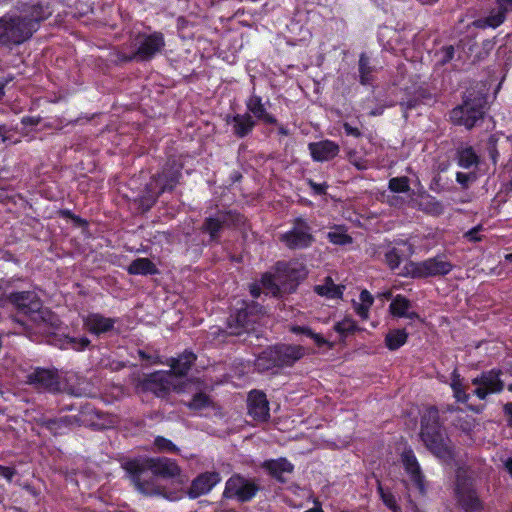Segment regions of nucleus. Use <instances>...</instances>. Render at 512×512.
<instances>
[{"mask_svg":"<svg viewBox=\"0 0 512 512\" xmlns=\"http://www.w3.org/2000/svg\"><path fill=\"white\" fill-rule=\"evenodd\" d=\"M146 464L138 460H129L123 465L137 489L144 494L155 490V476L172 478L180 474L177 463L168 458H151Z\"/></svg>","mask_w":512,"mask_h":512,"instance_id":"nucleus-1","label":"nucleus"},{"mask_svg":"<svg viewBox=\"0 0 512 512\" xmlns=\"http://www.w3.org/2000/svg\"><path fill=\"white\" fill-rule=\"evenodd\" d=\"M441 410L436 406H429L421 416L419 436L426 448L439 458L451 456L446 440L447 435L440 418Z\"/></svg>","mask_w":512,"mask_h":512,"instance_id":"nucleus-2","label":"nucleus"},{"mask_svg":"<svg viewBox=\"0 0 512 512\" xmlns=\"http://www.w3.org/2000/svg\"><path fill=\"white\" fill-rule=\"evenodd\" d=\"M305 355L304 347L295 344L278 343L264 349L254 361L259 373L274 372L285 367H292Z\"/></svg>","mask_w":512,"mask_h":512,"instance_id":"nucleus-3","label":"nucleus"},{"mask_svg":"<svg viewBox=\"0 0 512 512\" xmlns=\"http://www.w3.org/2000/svg\"><path fill=\"white\" fill-rule=\"evenodd\" d=\"M35 33V24H31L22 15L5 14L0 17V45L12 50L28 41Z\"/></svg>","mask_w":512,"mask_h":512,"instance_id":"nucleus-4","label":"nucleus"},{"mask_svg":"<svg viewBox=\"0 0 512 512\" xmlns=\"http://www.w3.org/2000/svg\"><path fill=\"white\" fill-rule=\"evenodd\" d=\"M263 306L255 301H242L227 318L225 333L229 336H242L254 330V325L262 314Z\"/></svg>","mask_w":512,"mask_h":512,"instance_id":"nucleus-5","label":"nucleus"},{"mask_svg":"<svg viewBox=\"0 0 512 512\" xmlns=\"http://www.w3.org/2000/svg\"><path fill=\"white\" fill-rule=\"evenodd\" d=\"M454 269V264L447 259L444 253L423 261H410L404 266L403 275L413 279H425L430 277H444Z\"/></svg>","mask_w":512,"mask_h":512,"instance_id":"nucleus-6","label":"nucleus"},{"mask_svg":"<svg viewBox=\"0 0 512 512\" xmlns=\"http://www.w3.org/2000/svg\"><path fill=\"white\" fill-rule=\"evenodd\" d=\"M290 224V228L279 235V241L291 251L311 248L316 242V238L309 220L298 216L292 219Z\"/></svg>","mask_w":512,"mask_h":512,"instance_id":"nucleus-7","label":"nucleus"},{"mask_svg":"<svg viewBox=\"0 0 512 512\" xmlns=\"http://www.w3.org/2000/svg\"><path fill=\"white\" fill-rule=\"evenodd\" d=\"M183 163L175 158H169L160 172L151 177L147 190L153 197V202L165 192H172L182 178Z\"/></svg>","mask_w":512,"mask_h":512,"instance_id":"nucleus-8","label":"nucleus"},{"mask_svg":"<svg viewBox=\"0 0 512 512\" xmlns=\"http://www.w3.org/2000/svg\"><path fill=\"white\" fill-rule=\"evenodd\" d=\"M130 384L137 395L152 394L157 398H166L171 391L168 372L163 370L147 374H132Z\"/></svg>","mask_w":512,"mask_h":512,"instance_id":"nucleus-9","label":"nucleus"},{"mask_svg":"<svg viewBox=\"0 0 512 512\" xmlns=\"http://www.w3.org/2000/svg\"><path fill=\"white\" fill-rule=\"evenodd\" d=\"M485 105V96L468 93L464 96L463 103L452 109L450 119L456 125L471 129L479 120L483 119Z\"/></svg>","mask_w":512,"mask_h":512,"instance_id":"nucleus-10","label":"nucleus"},{"mask_svg":"<svg viewBox=\"0 0 512 512\" xmlns=\"http://www.w3.org/2000/svg\"><path fill=\"white\" fill-rule=\"evenodd\" d=\"M244 222V216L236 210H218L214 216L203 220L200 230L209 235L211 243L218 244L223 229L237 228Z\"/></svg>","mask_w":512,"mask_h":512,"instance_id":"nucleus-11","label":"nucleus"},{"mask_svg":"<svg viewBox=\"0 0 512 512\" xmlns=\"http://www.w3.org/2000/svg\"><path fill=\"white\" fill-rule=\"evenodd\" d=\"M454 494L458 506L464 512H480L484 509V502L478 495L474 480L465 472L456 474Z\"/></svg>","mask_w":512,"mask_h":512,"instance_id":"nucleus-12","label":"nucleus"},{"mask_svg":"<svg viewBox=\"0 0 512 512\" xmlns=\"http://www.w3.org/2000/svg\"><path fill=\"white\" fill-rule=\"evenodd\" d=\"M9 306L16 309L19 313L29 316L34 320H45L44 314L48 311L43 310V303L38 294L34 291H16L12 290L8 296Z\"/></svg>","mask_w":512,"mask_h":512,"instance_id":"nucleus-13","label":"nucleus"},{"mask_svg":"<svg viewBox=\"0 0 512 512\" xmlns=\"http://www.w3.org/2000/svg\"><path fill=\"white\" fill-rule=\"evenodd\" d=\"M502 376L503 371L500 368L482 371L471 379V384L475 386L472 395L479 400H486L490 395L502 393L505 388Z\"/></svg>","mask_w":512,"mask_h":512,"instance_id":"nucleus-14","label":"nucleus"},{"mask_svg":"<svg viewBox=\"0 0 512 512\" xmlns=\"http://www.w3.org/2000/svg\"><path fill=\"white\" fill-rule=\"evenodd\" d=\"M259 490L260 487L254 480L247 479L241 474H233L225 483L223 498L246 503L251 501Z\"/></svg>","mask_w":512,"mask_h":512,"instance_id":"nucleus-15","label":"nucleus"},{"mask_svg":"<svg viewBox=\"0 0 512 512\" xmlns=\"http://www.w3.org/2000/svg\"><path fill=\"white\" fill-rule=\"evenodd\" d=\"M269 100L263 101V98L256 93L255 86L252 87L250 95L245 100L246 113H250L254 119L265 125H277V118L268 112L266 105Z\"/></svg>","mask_w":512,"mask_h":512,"instance_id":"nucleus-16","label":"nucleus"},{"mask_svg":"<svg viewBox=\"0 0 512 512\" xmlns=\"http://www.w3.org/2000/svg\"><path fill=\"white\" fill-rule=\"evenodd\" d=\"M401 462L405 472L410 476V479L417 488L419 494L425 496L427 493L425 476L422 473L420 464L411 448H406L401 453Z\"/></svg>","mask_w":512,"mask_h":512,"instance_id":"nucleus-17","label":"nucleus"},{"mask_svg":"<svg viewBox=\"0 0 512 512\" xmlns=\"http://www.w3.org/2000/svg\"><path fill=\"white\" fill-rule=\"evenodd\" d=\"M84 329L91 335L101 336L112 332L119 319L116 317H106L98 312H90L82 319Z\"/></svg>","mask_w":512,"mask_h":512,"instance_id":"nucleus-18","label":"nucleus"},{"mask_svg":"<svg viewBox=\"0 0 512 512\" xmlns=\"http://www.w3.org/2000/svg\"><path fill=\"white\" fill-rule=\"evenodd\" d=\"M37 423L42 428L48 430L53 436H61L67 434L72 427L80 426L83 420L77 415H66L55 418L42 417Z\"/></svg>","mask_w":512,"mask_h":512,"instance_id":"nucleus-19","label":"nucleus"},{"mask_svg":"<svg viewBox=\"0 0 512 512\" xmlns=\"http://www.w3.org/2000/svg\"><path fill=\"white\" fill-rule=\"evenodd\" d=\"M165 46L164 35L161 32H153L140 40L136 55L138 61L152 60Z\"/></svg>","mask_w":512,"mask_h":512,"instance_id":"nucleus-20","label":"nucleus"},{"mask_svg":"<svg viewBox=\"0 0 512 512\" xmlns=\"http://www.w3.org/2000/svg\"><path fill=\"white\" fill-rule=\"evenodd\" d=\"M260 467L280 484H286L288 478L285 477V474H293L295 470L294 464L286 457L264 460Z\"/></svg>","mask_w":512,"mask_h":512,"instance_id":"nucleus-21","label":"nucleus"},{"mask_svg":"<svg viewBox=\"0 0 512 512\" xmlns=\"http://www.w3.org/2000/svg\"><path fill=\"white\" fill-rule=\"evenodd\" d=\"M27 382L37 389L50 392L58 391L60 388L58 373L46 368H36L33 372L28 374Z\"/></svg>","mask_w":512,"mask_h":512,"instance_id":"nucleus-22","label":"nucleus"},{"mask_svg":"<svg viewBox=\"0 0 512 512\" xmlns=\"http://www.w3.org/2000/svg\"><path fill=\"white\" fill-rule=\"evenodd\" d=\"M227 125L231 126L232 134L238 138L243 139L249 136L258 121L252 117L250 113H236L234 115L228 114L225 118Z\"/></svg>","mask_w":512,"mask_h":512,"instance_id":"nucleus-23","label":"nucleus"},{"mask_svg":"<svg viewBox=\"0 0 512 512\" xmlns=\"http://www.w3.org/2000/svg\"><path fill=\"white\" fill-rule=\"evenodd\" d=\"M274 271L280 282L290 281L297 285L307 275L304 265L291 261H277L274 265Z\"/></svg>","mask_w":512,"mask_h":512,"instance_id":"nucleus-24","label":"nucleus"},{"mask_svg":"<svg viewBox=\"0 0 512 512\" xmlns=\"http://www.w3.org/2000/svg\"><path fill=\"white\" fill-rule=\"evenodd\" d=\"M248 414L256 421L265 422L270 417L269 402L266 394L252 390L248 395Z\"/></svg>","mask_w":512,"mask_h":512,"instance_id":"nucleus-25","label":"nucleus"},{"mask_svg":"<svg viewBox=\"0 0 512 512\" xmlns=\"http://www.w3.org/2000/svg\"><path fill=\"white\" fill-rule=\"evenodd\" d=\"M220 481V474L216 471L201 473L192 481L188 489L189 498L196 499L209 493Z\"/></svg>","mask_w":512,"mask_h":512,"instance_id":"nucleus-26","label":"nucleus"},{"mask_svg":"<svg viewBox=\"0 0 512 512\" xmlns=\"http://www.w3.org/2000/svg\"><path fill=\"white\" fill-rule=\"evenodd\" d=\"M311 158L315 162H326L334 159L340 152L339 145L329 139L308 144Z\"/></svg>","mask_w":512,"mask_h":512,"instance_id":"nucleus-27","label":"nucleus"},{"mask_svg":"<svg viewBox=\"0 0 512 512\" xmlns=\"http://www.w3.org/2000/svg\"><path fill=\"white\" fill-rule=\"evenodd\" d=\"M197 360V355L192 350H184L177 357H171L167 360L166 364L170 367L169 375L176 377H184L188 374L192 366Z\"/></svg>","mask_w":512,"mask_h":512,"instance_id":"nucleus-28","label":"nucleus"},{"mask_svg":"<svg viewBox=\"0 0 512 512\" xmlns=\"http://www.w3.org/2000/svg\"><path fill=\"white\" fill-rule=\"evenodd\" d=\"M377 67L372 64L370 57L362 52L358 59V81L362 86L374 87L377 80Z\"/></svg>","mask_w":512,"mask_h":512,"instance_id":"nucleus-29","label":"nucleus"},{"mask_svg":"<svg viewBox=\"0 0 512 512\" xmlns=\"http://www.w3.org/2000/svg\"><path fill=\"white\" fill-rule=\"evenodd\" d=\"M442 414H455L452 424L462 432L468 434L475 428V418L454 405H446L441 409Z\"/></svg>","mask_w":512,"mask_h":512,"instance_id":"nucleus-30","label":"nucleus"},{"mask_svg":"<svg viewBox=\"0 0 512 512\" xmlns=\"http://www.w3.org/2000/svg\"><path fill=\"white\" fill-rule=\"evenodd\" d=\"M507 14L508 12L505 7L497 5L496 9H492L486 17L474 20L472 25L478 29H496L506 21Z\"/></svg>","mask_w":512,"mask_h":512,"instance_id":"nucleus-31","label":"nucleus"},{"mask_svg":"<svg viewBox=\"0 0 512 512\" xmlns=\"http://www.w3.org/2000/svg\"><path fill=\"white\" fill-rule=\"evenodd\" d=\"M52 10L48 4L38 2L33 4L27 14L22 15L25 21L35 24V32L39 29L41 21L51 16Z\"/></svg>","mask_w":512,"mask_h":512,"instance_id":"nucleus-32","label":"nucleus"},{"mask_svg":"<svg viewBox=\"0 0 512 512\" xmlns=\"http://www.w3.org/2000/svg\"><path fill=\"white\" fill-rule=\"evenodd\" d=\"M127 272L130 275H156L158 268L149 258H137L133 260L127 267Z\"/></svg>","mask_w":512,"mask_h":512,"instance_id":"nucleus-33","label":"nucleus"},{"mask_svg":"<svg viewBox=\"0 0 512 512\" xmlns=\"http://www.w3.org/2000/svg\"><path fill=\"white\" fill-rule=\"evenodd\" d=\"M408 337L405 328L392 329L385 336V346L390 351H396L407 343Z\"/></svg>","mask_w":512,"mask_h":512,"instance_id":"nucleus-34","label":"nucleus"},{"mask_svg":"<svg viewBox=\"0 0 512 512\" xmlns=\"http://www.w3.org/2000/svg\"><path fill=\"white\" fill-rule=\"evenodd\" d=\"M455 160L458 166L464 169H469L479 163V157L472 146L457 148Z\"/></svg>","mask_w":512,"mask_h":512,"instance_id":"nucleus-35","label":"nucleus"},{"mask_svg":"<svg viewBox=\"0 0 512 512\" xmlns=\"http://www.w3.org/2000/svg\"><path fill=\"white\" fill-rule=\"evenodd\" d=\"M360 302H353L355 313L361 318V320H367L369 318V311L374 303V297L372 294L364 289L359 295Z\"/></svg>","mask_w":512,"mask_h":512,"instance_id":"nucleus-36","label":"nucleus"},{"mask_svg":"<svg viewBox=\"0 0 512 512\" xmlns=\"http://www.w3.org/2000/svg\"><path fill=\"white\" fill-rule=\"evenodd\" d=\"M314 291L328 299H341L343 296V287L334 284L330 277L326 278L324 284L316 285Z\"/></svg>","mask_w":512,"mask_h":512,"instance_id":"nucleus-37","label":"nucleus"},{"mask_svg":"<svg viewBox=\"0 0 512 512\" xmlns=\"http://www.w3.org/2000/svg\"><path fill=\"white\" fill-rule=\"evenodd\" d=\"M450 387L453 391V396L457 402L467 403L471 398V394L467 393L464 388L462 378L458 373L457 369H455L451 374Z\"/></svg>","mask_w":512,"mask_h":512,"instance_id":"nucleus-38","label":"nucleus"},{"mask_svg":"<svg viewBox=\"0 0 512 512\" xmlns=\"http://www.w3.org/2000/svg\"><path fill=\"white\" fill-rule=\"evenodd\" d=\"M289 331L296 335H305L306 337L311 338L318 347L328 345L329 348H332V344L327 339H325L321 334L314 332L308 326L293 325L290 327Z\"/></svg>","mask_w":512,"mask_h":512,"instance_id":"nucleus-39","label":"nucleus"},{"mask_svg":"<svg viewBox=\"0 0 512 512\" xmlns=\"http://www.w3.org/2000/svg\"><path fill=\"white\" fill-rule=\"evenodd\" d=\"M410 308L411 301L401 294L396 295L389 304V312L396 318H403Z\"/></svg>","mask_w":512,"mask_h":512,"instance_id":"nucleus-40","label":"nucleus"},{"mask_svg":"<svg viewBox=\"0 0 512 512\" xmlns=\"http://www.w3.org/2000/svg\"><path fill=\"white\" fill-rule=\"evenodd\" d=\"M277 275L271 272H265L261 275L260 284L266 290V294H271L273 297L281 296V288L277 283Z\"/></svg>","mask_w":512,"mask_h":512,"instance_id":"nucleus-41","label":"nucleus"},{"mask_svg":"<svg viewBox=\"0 0 512 512\" xmlns=\"http://www.w3.org/2000/svg\"><path fill=\"white\" fill-rule=\"evenodd\" d=\"M91 345V341L86 336L72 337L65 335L63 339V347L66 349H72L77 352L85 351Z\"/></svg>","mask_w":512,"mask_h":512,"instance_id":"nucleus-42","label":"nucleus"},{"mask_svg":"<svg viewBox=\"0 0 512 512\" xmlns=\"http://www.w3.org/2000/svg\"><path fill=\"white\" fill-rule=\"evenodd\" d=\"M334 330L340 336L347 337L355 332L361 331V328L352 318L345 317L343 320L335 323Z\"/></svg>","mask_w":512,"mask_h":512,"instance_id":"nucleus-43","label":"nucleus"},{"mask_svg":"<svg viewBox=\"0 0 512 512\" xmlns=\"http://www.w3.org/2000/svg\"><path fill=\"white\" fill-rule=\"evenodd\" d=\"M211 405L212 400L210 396L204 392H198L194 394L191 400L186 404V406L193 411H201L210 407Z\"/></svg>","mask_w":512,"mask_h":512,"instance_id":"nucleus-44","label":"nucleus"},{"mask_svg":"<svg viewBox=\"0 0 512 512\" xmlns=\"http://www.w3.org/2000/svg\"><path fill=\"white\" fill-rule=\"evenodd\" d=\"M377 492L380 499L388 509L393 512H397L400 509L393 493L389 490H385L380 480H377Z\"/></svg>","mask_w":512,"mask_h":512,"instance_id":"nucleus-45","label":"nucleus"},{"mask_svg":"<svg viewBox=\"0 0 512 512\" xmlns=\"http://www.w3.org/2000/svg\"><path fill=\"white\" fill-rule=\"evenodd\" d=\"M388 188L394 193H407L410 190V181L406 176L393 177L388 182Z\"/></svg>","mask_w":512,"mask_h":512,"instance_id":"nucleus-46","label":"nucleus"},{"mask_svg":"<svg viewBox=\"0 0 512 512\" xmlns=\"http://www.w3.org/2000/svg\"><path fill=\"white\" fill-rule=\"evenodd\" d=\"M327 239L330 243L338 246L349 245L353 242V238L345 231H329Z\"/></svg>","mask_w":512,"mask_h":512,"instance_id":"nucleus-47","label":"nucleus"},{"mask_svg":"<svg viewBox=\"0 0 512 512\" xmlns=\"http://www.w3.org/2000/svg\"><path fill=\"white\" fill-rule=\"evenodd\" d=\"M401 261L402 254L397 248L393 247L385 253V262L391 270L397 269L400 266Z\"/></svg>","mask_w":512,"mask_h":512,"instance_id":"nucleus-48","label":"nucleus"},{"mask_svg":"<svg viewBox=\"0 0 512 512\" xmlns=\"http://www.w3.org/2000/svg\"><path fill=\"white\" fill-rule=\"evenodd\" d=\"M497 142L498 138H496L495 135H491L488 138L487 145H486V151L488 158L491 160V162L496 165L498 158H499V151L497 149Z\"/></svg>","mask_w":512,"mask_h":512,"instance_id":"nucleus-49","label":"nucleus"},{"mask_svg":"<svg viewBox=\"0 0 512 512\" xmlns=\"http://www.w3.org/2000/svg\"><path fill=\"white\" fill-rule=\"evenodd\" d=\"M155 447L161 452H171L174 453L178 451L177 446L169 439L163 436H157L154 440Z\"/></svg>","mask_w":512,"mask_h":512,"instance_id":"nucleus-50","label":"nucleus"},{"mask_svg":"<svg viewBox=\"0 0 512 512\" xmlns=\"http://www.w3.org/2000/svg\"><path fill=\"white\" fill-rule=\"evenodd\" d=\"M437 54L439 55L438 62L441 65H446L454 58L455 48L453 45H446L441 47Z\"/></svg>","mask_w":512,"mask_h":512,"instance_id":"nucleus-51","label":"nucleus"},{"mask_svg":"<svg viewBox=\"0 0 512 512\" xmlns=\"http://www.w3.org/2000/svg\"><path fill=\"white\" fill-rule=\"evenodd\" d=\"M421 97H423L422 94L413 95L412 97H409L406 100H401L399 102V105L402 107L404 113H407L408 111H411L420 105Z\"/></svg>","mask_w":512,"mask_h":512,"instance_id":"nucleus-52","label":"nucleus"},{"mask_svg":"<svg viewBox=\"0 0 512 512\" xmlns=\"http://www.w3.org/2000/svg\"><path fill=\"white\" fill-rule=\"evenodd\" d=\"M9 292H11V287L9 283L5 280H0V307L6 308L9 307L8 296Z\"/></svg>","mask_w":512,"mask_h":512,"instance_id":"nucleus-53","label":"nucleus"},{"mask_svg":"<svg viewBox=\"0 0 512 512\" xmlns=\"http://www.w3.org/2000/svg\"><path fill=\"white\" fill-rule=\"evenodd\" d=\"M307 184L313 191V195L315 196H322L325 195L328 189V184L326 182L323 183H317L312 179L307 180Z\"/></svg>","mask_w":512,"mask_h":512,"instance_id":"nucleus-54","label":"nucleus"},{"mask_svg":"<svg viewBox=\"0 0 512 512\" xmlns=\"http://www.w3.org/2000/svg\"><path fill=\"white\" fill-rule=\"evenodd\" d=\"M475 179L474 173H464V172H457L456 173V181L458 184L462 186V188H468L469 183Z\"/></svg>","mask_w":512,"mask_h":512,"instance_id":"nucleus-55","label":"nucleus"},{"mask_svg":"<svg viewBox=\"0 0 512 512\" xmlns=\"http://www.w3.org/2000/svg\"><path fill=\"white\" fill-rule=\"evenodd\" d=\"M342 127L347 136L361 138L363 135L359 128L352 126L349 122H344Z\"/></svg>","mask_w":512,"mask_h":512,"instance_id":"nucleus-56","label":"nucleus"},{"mask_svg":"<svg viewBox=\"0 0 512 512\" xmlns=\"http://www.w3.org/2000/svg\"><path fill=\"white\" fill-rule=\"evenodd\" d=\"M429 212L439 215L443 213L444 207L442 203L435 198H432V201L427 204Z\"/></svg>","mask_w":512,"mask_h":512,"instance_id":"nucleus-57","label":"nucleus"},{"mask_svg":"<svg viewBox=\"0 0 512 512\" xmlns=\"http://www.w3.org/2000/svg\"><path fill=\"white\" fill-rule=\"evenodd\" d=\"M16 469L14 467L0 465V476L11 482L16 475Z\"/></svg>","mask_w":512,"mask_h":512,"instance_id":"nucleus-58","label":"nucleus"},{"mask_svg":"<svg viewBox=\"0 0 512 512\" xmlns=\"http://www.w3.org/2000/svg\"><path fill=\"white\" fill-rule=\"evenodd\" d=\"M40 122V116H24L21 118V124L24 126H37Z\"/></svg>","mask_w":512,"mask_h":512,"instance_id":"nucleus-59","label":"nucleus"},{"mask_svg":"<svg viewBox=\"0 0 512 512\" xmlns=\"http://www.w3.org/2000/svg\"><path fill=\"white\" fill-rule=\"evenodd\" d=\"M249 293L253 299H258L262 294V286L257 282L251 283L249 285Z\"/></svg>","mask_w":512,"mask_h":512,"instance_id":"nucleus-60","label":"nucleus"},{"mask_svg":"<svg viewBox=\"0 0 512 512\" xmlns=\"http://www.w3.org/2000/svg\"><path fill=\"white\" fill-rule=\"evenodd\" d=\"M503 413L506 418L507 426L512 428V402L504 404Z\"/></svg>","mask_w":512,"mask_h":512,"instance_id":"nucleus-61","label":"nucleus"},{"mask_svg":"<svg viewBox=\"0 0 512 512\" xmlns=\"http://www.w3.org/2000/svg\"><path fill=\"white\" fill-rule=\"evenodd\" d=\"M481 230V226H478V227H475V228H472L470 229L466 234V238L469 240V241H473V242H477V241H480L481 238L478 236V233L479 231Z\"/></svg>","mask_w":512,"mask_h":512,"instance_id":"nucleus-62","label":"nucleus"},{"mask_svg":"<svg viewBox=\"0 0 512 512\" xmlns=\"http://www.w3.org/2000/svg\"><path fill=\"white\" fill-rule=\"evenodd\" d=\"M13 79H14L13 76H8V77H4V78L0 79V102L3 100V98L5 96V88H6V86L11 81H13Z\"/></svg>","mask_w":512,"mask_h":512,"instance_id":"nucleus-63","label":"nucleus"},{"mask_svg":"<svg viewBox=\"0 0 512 512\" xmlns=\"http://www.w3.org/2000/svg\"><path fill=\"white\" fill-rule=\"evenodd\" d=\"M71 221L76 227L86 228L88 226V221L76 214L72 217Z\"/></svg>","mask_w":512,"mask_h":512,"instance_id":"nucleus-64","label":"nucleus"}]
</instances>
